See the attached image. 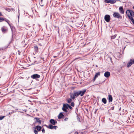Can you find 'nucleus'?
I'll use <instances>...</instances> for the list:
<instances>
[{
    "label": "nucleus",
    "instance_id": "obj_1",
    "mask_svg": "<svg viewBox=\"0 0 134 134\" xmlns=\"http://www.w3.org/2000/svg\"><path fill=\"white\" fill-rule=\"evenodd\" d=\"M126 13L129 18L134 24V19L133 18L134 17V12L131 10L128 9L127 10Z\"/></svg>",
    "mask_w": 134,
    "mask_h": 134
},
{
    "label": "nucleus",
    "instance_id": "obj_2",
    "mask_svg": "<svg viewBox=\"0 0 134 134\" xmlns=\"http://www.w3.org/2000/svg\"><path fill=\"white\" fill-rule=\"evenodd\" d=\"M70 98L72 99H74L76 98L77 97L79 96L77 91H74L73 93H70Z\"/></svg>",
    "mask_w": 134,
    "mask_h": 134
},
{
    "label": "nucleus",
    "instance_id": "obj_3",
    "mask_svg": "<svg viewBox=\"0 0 134 134\" xmlns=\"http://www.w3.org/2000/svg\"><path fill=\"white\" fill-rule=\"evenodd\" d=\"M69 105V104L67 103L64 104H63V107L62 108V109L63 111L65 112H68L67 109H68Z\"/></svg>",
    "mask_w": 134,
    "mask_h": 134
},
{
    "label": "nucleus",
    "instance_id": "obj_4",
    "mask_svg": "<svg viewBox=\"0 0 134 134\" xmlns=\"http://www.w3.org/2000/svg\"><path fill=\"white\" fill-rule=\"evenodd\" d=\"M113 17L115 18H116L118 19H121L122 16H121L120 14L118 12H114L113 13Z\"/></svg>",
    "mask_w": 134,
    "mask_h": 134
},
{
    "label": "nucleus",
    "instance_id": "obj_5",
    "mask_svg": "<svg viewBox=\"0 0 134 134\" xmlns=\"http://www.w3.org/2000/svg\"><path fill=\"white\" fill-rule=\"evenodd\" d=\"M86 91V89H84L82 91H77L78 96L80 95L81 96H82L85 93Z\"/></svg>",
    "mask_w": 134,
    "mask_h": 134
},
{
    "label": "nucleus",
    "instance_id": "obj_6",
    "mask_svg": "<svg viewBox=\"0 0 134 134\" xmlns=\"http://www.w3.org/2000/svg\"><path fill=\"white\" fill-rule=\"evenodd\" d=\"M104 19L106 22H109L110 19V16L109 15H106L104 16Z\"/></svg>",
    "mask_w": 134,
    "mask_h": 134
},
{
    "label": "nucleus",
    "instance_id": "obj_7",
    "mask_svg": "<svg viewBox=\"0 0 134 134\" xmlns=\"http://www.w3.org/2000/svg\"><path fill=\"white\" fill-rule=\"evenodd\" d=\"M31 77L33 79H36L40 78V76L38 74H35L31 75Z\"/></svg>",
    "mask_w": 134,
    "mask_h": 134
},
{
    "label": "nucleus",
    "instance_id": "obj_8",
    "mask_svg": "<svg viewBox=\"0 0 134 134\" xmlns=\"http://www.w3.org/2000/svg\"><path fill=\"white\" fill-rule=\"evenodd\" d=\"M36 120L35 121V122L36 123L37 122L38 123V124L39 125H40L41 124V121L39 118L37 117L35 118L34 120Z\"/></svg>",
    "mask_w": 134,
    "mask_h": 134
},
{
    "label": "nucleus",
    "instance_id": "obj_9",
    "mask_svg": "<svg viewBox=\"0 0 134 134\" xmlns=\"http://www.w3.org/2000/svg\"><path fill=\"white\" fill-rule=\"evenodd\" d=\"M105 2L107 3H110L111 4H113L116 2V1L115 0H105Z\"/></svg>",
    "mask_w": 134,
    "mask_h": 134
},
{
    "label": "nucleus",
    "instance_id": "obj_10",
    "mask_svg": "<svg viewBox=\"0 0 134 134\" xmlns=\"http://www.w3.org/2000/svg\"><path fill=\"white\" fill-rule=\"evenodd\" d=\"M49 122L51 124L53 125H55L57 122L55 120L53 119H50Z\"/></svg>",
    "mask_w": 134,
    "mask_h": 134
},
{
    "label": "nucleus",
    "instance_id": "obj_11",
    "mask_svg": "<svg viewBox=\"0 0 134 134\" xmlns=\"http://www.w3.org/2000/svg\"><path fill=\"white\" fill-rule=\"evenodd\" d=\"M104 76L107 78L109 77L110 75V73L108 71H106L104 74Z\"/></svg>",
    "mask_w": 134,
    "mask_h": 134
},
{
    "label": "nucleus",
    "instance_id": "obj_12",
    "mask_svg": "<svg viewBox=\"0 0 134 134\" xmlns=\"http://www.w3.org/2000/svg\"><path fill=\"white\" fill-rule=\"evenodd\" d=\"M119 10L120 13L121 14H124V11L122 7H119Z\"/></svg>",
    "mask_w": 134,
    "mask_h": 134
},
{
    "label": "nucleus",
    "instance_id": "obj_13",
    "mask_svg": "<svg viewBox=\"0 0 134 134\" xmlns=\"http://www.w3.org/2000/svg\"><path fill=\"white\" fill-rule=\"evenodd\" d=\"M113 100V97L111 95H108V102L110 103Z\"/></svg>",
    "mask_w": 134,
    "mask_h": 134
},
{
    "label": "nucleus",
    "instance_id": "obj_14",
    "mask_svg": "<svg viewBox=\"0 0 134 134\" xmlns=\"http://www.w3.org/2000/svg\"><path fill=\"white\" fill-rule=\"evenodd\" d=\"M100 75V72H98L96 73L95 75L94 78L93 79L94 81H95L96 79L98 77V76Z\"/></svg>",
    "mask_w": 134,
    "mask_h": 134
},
{
    "label": "nucleus",
    "instance_id": "obj_15",
    "mask_svg": "<svg viewBox=\"0 0 134 134\" xmlns=\"http://www.w3.org/2000/svg\"><path fill=\"white\" fill-rule=\"evenodd\" d=\"M64 116V115L63 114V113H60L58 116V118L59 119H60L62 118Z\"/></svg>",
    "mask_w": 134,
    "mask_h": 134
},
{
    "label": "nucleus",
    "instance_id": "obj_16",
    "mask_svg": "<svg viewBox=\"0 0 134 134\" xmlns=\"http://www.w3.org/2000/svg\"><path fill=\"white\" fill-rule=\"evenodd\" d=\"M36 128L38 132H39L41 131L42 127L40 126L37 125L36 126Z\"/></svg>",
    "mask_w": 134,
    "mask_h": 134
},
{
    "label": "nucleus",
    "instance_id": "obj_17",
    "mask_svg": "<svg viewBox=\"0 0 134 134\" xmlns=\"http://www.w3.org/2000/svg\"><path fill=\"white\" fill-rule=\"evenodd\" d=\"M48 128L50 129H53V126L51 124H49V125L48 126H47V125H45Z\"/></svg>",
    "mask_w": 134,
    "mask_h": 134
},
{
    "label": "nucleus",
    "instance_id": "obj_18",
    "mask_svg": "<svg viewBox=\"0 0 134 134\" xmlns=\"http://www.w3.org/2000/svg\"><path fill=\"white\" fill-rule=\"evenodd\" d=\"M14 10V9L12 8H6L5 9V10L9 12H10L12 10L13 11Z\"/></svg>",
    "mask_w": 134,
    "mask_h": 134
},
{
    "label": "nucleus",
    "instance_id": "obj_19",
    "mask_svg": "<svg viewBox=\"0 0 134 134\" xmlns=\"http://www.w3.org/2000/svg\"><path fill=\"white\" fill-rule=\"evenodd\" d=\"M132 64H133L132 62L130 60V62L128 63L127 64V67L128 68H129L130 67Z\"/></svg>",
    "mask_w": 134,
    "mask_h": 134
},
{
    "label": "nucleus",
    "instance_id": "obj_20",
    "mask_svg": "<svg viewBox=\"0 0 134 134\" xmlns=\"http://www.w3.org/2000/svg\"><path fill=\"white\" fill-rule=\"evenodd\" d=\"M34 48L35 52L36 53H37L38 52V48L37 46L36 45L35 46H34Z\"/></svg>",
    "mask_w": 134,
    "mask_h": 134
},
{
    "label": "nucleus",
    "instance_id": "obj_21",
    "mask_svg": "<svg viewBox=\"0 0 134 134\" xmlns=\"http://www.w3.org/2000/svg\"><path fill=\"white\" fill-rule=\"evenodd\" d=\"M1 30L2 32L3 33H5L7 31V29L4 28V27H2Z\"/></svg>",
    "mask_w": 134,
    "mask_h": 134
},
{
    "label": "nucleus",
    "instance_id": "obj_22",
    "mask_svg": "<svg viewBox=\"0 0 134 134\" xmlns=\"http://www.w3.org/2000/svg\"><path fill=\"white\" fill-rule=\"evenodd\" d=\"M107 100L106 98H103L102 99V102L104 104H105L107 103Z\"/></svg>",
    "mask_w": 134,
    "mask_h": 134
},
{
    "label": "nucleus",
    "instance_id": "obj_23",
    "mask_svg": "<svg viewBox=\"0 0 134 134\" xmlns=\"http://www.w3.org/2000/svg\"><path fill=\"white\" fill-rule=\"evenodd\" d=\"M72 99L71 98H69L66 99V101L68 103H71L72 101Z\"/></svg>",
    "mask_w": 134,
    "mask_h": 134
},
{
    "label": "nucleus",
    "instance_id": "obj_24",
    "mask_svg": "<svg viewBox=\"0 0 134 134\" xmlns=\"http://www.w3.org/2000/svg\"><path fill=\"white\" fill-rule=\"evenodd\" d=\"M5 20H5V21L8 23V24H9V25H10V21L9 20L6 19L5 18Z\"/></svg>",
    "mask_w": 134,
    "mask_h": 134
},
{
    "label": "nucleus",
    "instance_id": "obj_25",
    "mask_svg": "<svg viewBox=\"0 0 134 134\" xmlns=\"http://www.w3.org/2000/svg\"><path fill=\"white\" fill-rule=\"evenodd\" d=\"M35 130L34 131V133L35 134H37L38 133V131L36 130V128H35L34 129Z\"/></svg>",
    "mask_w": 134,
    "mask_h": 134
},
{
    "label": "nucleus",
    "instance_id": "obj_26",
    "mask_svg": "<svg viewBox=\"0 0 134 134\" xmlns=\"http://www.w3.org/2000/svg\"><path fill=\"white\" fill-rule=\"evenodd\" d=\"M5 19L3 18L0 17V22H1L3 21H4Z\"/></svg>",
    "mask_w": 134,
    "mask_h": 134
},
{
    "label": "nucleus",
    "instance_id": "obj_27",
    "mask_svg": "<svg viewBox=\"0 0 134 134\" xmlns=\"http://www.w3.org/2000/svg\"><path fill=\"white\" fill-rule=\"evenodd\" d=\"M16 112V111H12L11 112H9V113L8 114V115H9L12 114H13V113H14Z\"/></svg>",
    "mask_w": 134,
    "mask_h": 134
},
{
    "label": "nucleus",
    "instance_id": "obj_28",
    "mask_svg": "<svg viewBox=\"0 0 134 134\" xmlns=\"http://www.w3.org/2000/svg\"><path fill=\"white\" fill-rule=\"evenodd\" d=\"M116 35H115L114 36H113L111 37V38L112 39H114L116 37Z\"/></svg>",
    "mask_w": 134,
    "mask_h": 134
},
{
    "label": "nucleus",
    "instance_id": "obj_29",
    "mask_svg": "<svg viewBox=\"0 0 134 134\" xmlns=\"http://www.w3.org/2000/svg\"><path fill=\"white\" fill-rule=\"evenodd\" d=\"M5 117V116H0V120H2Z\"/></svg>",
    "mask_w": 134,
    "mask_h": 134
},
{
    "label": "nucleus",
    "instance_id": "obj_30",
    "mask_svg": "<svg viewBox=\"0 0 134 134\" xmlns=\"http://www.w3.org/2000/svg\"><path fill=\"white\" fill-rule=\"evenodd\" d=\"M70 105L71 106L74 107V103L73 102H71Z\"/></svg>",
    "mask_w": 134,
    "mask_h": 134
},
{
    "label": "nucleus",
    "instance_id": "obj_31",
    "mask_svg": "<svg viewBox=\"0 0 134 134\" xmlns=\"http://www.w3.org/2000/svg\"><path fill=\"white\" fill-rule=\"evenodd\" d=\"M42 132L43 133H45V130L44 128H43L42 130Z\"/></svg>",
    "mask_w": 134,
    "mask_h": 134
},
{
    "label": "nucleus",
    "instance_id": "obj_32",
    "mask_svg": "<svg viewBox=\"0 0 134 134\" xmlns=\"http://www.w3.org/2000/svg\"><path fill=\"white\" fill-rule=\"evenodd\" d=\"M57 127L58 126H53V129H54L55 130H56Z\"/></svg>",
    "mask_w": 134,
    "mask_h": 134
},
{
    "label": "nucleus",
    "instance_id": "obj_33",
    "mask_svg": "<svg viewBox=\"0 0 134 134\" xmlns=\"http://www.w3.org/2000/svg\"><path fill=\"white\" fill-rule=\"evenodd\" d=\"M130 61H131L132 62L133 64H134V59H131Z\"/></svg>",
    "mask_w": 134,
    "mask_h": 134
},
{
    "label": "nucleus",
    "instance_id": "obj_34",
    "mask_svg": "<svg viewBox=\"0 0 134 134\" xmlns=\"http://www.w3.org/2000/svg\"><path fill=\"white\" fill-rule=\"evenodd\" d=\"M68 108H69L70 109H72V108L69 105L68 106Z\"/></svg>",
    "mask_w": 134,
    "mask_h": 134
},
{
    "label": "nucleus",
    "instance_id": "obj_35",
    "mask_svg": "<svg viewBox=\"0 0 134 134\" xmlns=\"http://www.w3.org/2000/svg\"><path fill=\"white\" fill-rule=\"evenodd\" d=\"M77 120L79 121V122H80V119L79 118L78 116H77Z\"/></svg>",
    "mask_w": 134,
    "mask_h": 134
},
{
    "label": "nucleus",
    "instance_id": "obj_36",
    "mask_svg": "<svg viewBox=\"0 0 134 134\" xmlns=\"http://www.w3.org/2000/svg\"><path fill=\"white\" fill-rule=\"evenodd\" d=\"M93 3L94 4H95L94 3H95L96 2H97L98 1V0H93Z\"/></svg>",
    "mask_w": 134,
    "mask_h": 134
},
{
    "label": "nucleus",
    "instance_id": "obj_37",
    "mask_svg": "<svg viewBox=\"0 0 134 134\" xmlns=\"http://www.w3.org/2000/svg\"><path fill=\"white\" fill-rule=\"evenodd\" d=\"M114 106H113L111 107L110 109L113 110L114 109Z\"/></svg>",
    "mask_w": 134,
    "mask_h": 134
},
{
    "label": "nucleus",
    "instance_id": "obj_38",
    "mask_svg": "<svg viewBox=\"0 0 134 134\" xmlns=\"http://www.w3.org/2000/svg\"><path fill=\"white\" fill-rule=\"evenodd\" d=\"M68 119V118H65L64 119V120L65 121H67Z\"/></svg>",
    "mask_w": 134,
    "mask_h": 134
},
{
    "label": "nucleus",
    "instance_id": "obj_39",
    "mask_svg": "<svg viewBox=\"0 0 134 134\" xmlns=\"http://www.w3.org/2000/svg\"><path fill=\"white\" fill-rule=\"evenodd\" d=\"M9 26H10L11 29V28H13V27H14L13 26L11 25L10 24V25H9Z\"/></svg>",
    "mask_w": 134,
    "mask_h": 134
},
{
    "label": "nucleus",
    "instance_id": "obj_40",
    "mask_svg": "<svg viewBox=\"0 0 134 134\" xmlns=\"http://www.w3.org/2000/svg\"><path fill=\"white\" fill-rule=\"evenodd\" d=\"M14 27L13 28H11V30L12 31H13V30H14Z\"/></svg>",
    "mask_w": 134,
    "mask_h": 134
},
{
    "label": "nucleus",
    "instance_id": "obj_41",
    "mask_svg": "<svg viewBox=\"0 0 134 134\" xmlns=\"http://www.w3.org/2000/svg\"><path fill=\"white\" fill-rule=\"evenodd\" d=\"M75 134H79L78 133V132H77V131L75 132Z\"/></svg>",
    "mask_w": 134,
    "mask_h": 134
},
{
    "label": "nucleus",
    "instance_id": "obj_42",
    "mask_svg": "<svg viewBox=\"0 0 134 134\" xmlns=\"http://www.w3.org/2000/svg\"><path fill=\"white\" fill-rule=\"evenodd\" d=\"M2 14L0 12V16H2Z\"/></svg>",
    "mask_w": 134,
    "mask_h": 134
},
{
    "label": "nucleus",
    "instance_id": "obj_43",
    "mask_svg": "<svg viewBox=\"0 0 134 134\" xmlns=\"http://www.w3.org/2000/svg\"><path fill=\"white\" fill-rule=\"evenodd\" d=\"M43 1V0H41V3H42Z\"/></svg>",
    "mask_w": 134,
    "mask_h": 134
},
{
    "label": "nucleus",
    "instance_id": "obj_44",
    "mask_svg": "<svg viewBox=\"0 0 134 134\" xmlns=\"http://www.w3.org/2000/svg\"><path fill=\"white\" fill-rule=\"evenodd\" d=\"M18 12H19V9H18Z\"/></svg>",
    "mask_w": 134,
    "mask_h": 134
},
{
    "label": "nucleus",
    "instance_id": "obj_45",
    "mask_svg": "<svg viewBox=\"0 0 134 134\" xmlns=\"http://www.w3.org/2000/svg\"><path fill=\"white\" fill-rule=\"evenodd\" d=\"M120 109H121V108H120V109H119V111H120Z\"/></svg>",
    "mask_w": 134,
    "mask_h": 134
},
{
    "label": "nucleus",
    "instance_id": "obj_46",
    "mask_svg": "<svg viewBox=\"0 0 134 134\" xmlns=\"http://www.w3.org/2000/svg\"><path fill=\"white\" fill-rule=\"evenodd\" d=\"M78 58H77L76 59H78Z\"/></svg>",
    "mask_w": 134,
    "mask_h": 134
},
{
    "label": "nucleus",
    "instance_id": "obj_47",
    "mask_svg": "<svg viewBox=\"0 0 134 134\" xmlns=\"http://www.w3.org/2000/svg\"><path fill=\"white\" fill-rule=\"evenodd\" d=\"M133 9H134V6H133Z\"/></svg>",
    "mask_w": 134,
    "mask_h": 134
},
{
    "label": "nucleus",
    "instance_id": "obj_48",
    "mask_svg": "<svg viewBox=\"0 0 134 134\" xmlns=\"http://www.w3.org/2000/svg\"><path fill=\"white\" fill-rule=\"evenodd\" d=\"M56 57V56H54V57Z\"/></svg>",
    "mask_w": 134,
    "mask_h": 134
},
{
    "label": "nucleus",
    "instance_id": "obj_49",
    "mask_svg": "<svg viewBox=\"0 0 134 134\" xmlns=\"http://www.w3.org/2000/svg\"><path fill=\"white\" fill-rule=\"evenodd\" d=\"M16 110H18V109H17V108H16Z\"/></svg>",
    "mask_w": 134,
    "mask_h": 134
},
{
    "label": "nucleus",
    "instance_id": "obj_50",
    "mask_svg": "<svg viewBox=\"0 0 134 134\" xmlns=\"http://www.w3.org/2000/svg\"><path fill=\"white\" fill-rule=\"evenodd\" d=\"M109 119L110 120V119Z\"/></svg>",
    "mask_w": 134,
    "mask_h": 134
},
{
    "label": "nucleus",
    "instance_id": "obj_51",
    "mask_svg": "<svg viewBox=\"0 0 134 134\" xmlns=\"http://www.w3.org/2000/svg\"><path fill=\"white\" fill-rule=\"evenodd\" d=\"M19 55H20V53H19Z\"/></svg>",
    "mask_w": 134,
    "mask_h": 134
},
{
    "label": "nucleus",
    "instance_id": "obj_52",
    "mask_svg": "<svg viewBox=\"0 0 134 134\" xmlns=\"http://www.w3.org/2000/svg\"><path fill=\"white\" fill-rule=\"evenodd\" d=\"M82 133V134H83V133Z\"/></svg>",
    "mask_w": 134,
    "mask_h": 134
}]
</instances>
